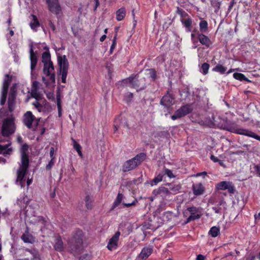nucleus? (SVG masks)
Here are the masks:
<instances>
[{
    "label": "nucleus",
    "instance_id": "obj_55",
    "mask_svg": "<svg viewBox=\"0 0 260 260\" xmlns=\"http://www.w3.org/2000/svg\"><path fill=\"white\" fill-rule=\"evenodd\" d=\"M206 175H207V172H203L202 173H199L197 174L196 175H195V176L199 177V176H203V177H205V176Z\"/></svg>",
    "mask_w": 260,
    "mask_h": 260
},
{
    "label": "nucleus",
    "instance_id": "obj_39",
    "mask_svg": "<svg viewBox=\"0 0 260 260\" xmlns=\"http://www.w3.org/2000/svg\"><path fill=\"white\" fill-rule=\"evenodd\" d=\"M30 93L31 96L37 101L41 99V95L38 92V90L31 89Z\"/></svg>",
    "mask_w": 260,
    "mask_h": 260
},
{
    "label": "nucleus",
    "instance_id": "obj_1",
    "mask_svg": "<svg viewBox=\"0 0 260 260\" xmlns=\"http://www.w3.org/2000/svg\"><path fill=\"white\" fill-rule=\"evenodd\" d=\"M43 72L42 81L46 85L55 83V75L53 62L44 64Z\"/></svg>",
    "mask_w": 260,
    "mask_h": 260
},
{
    "label": "nucleus",
    "instance_id": "obj_60",
    "mask_svg": "<svg viewBox=\"0 0 260 260\" xmlns=\"http://www.w3.org/2000/svg\"><path fill=\"white\" fill-rule=\"evenodd\" d=\"M94 1H95V6L94 7V10L95 11V10H96L98 7L99 6L100 3H99V0H94Z\"/></svg>",
    "mask_w": 260,
    "mask_h": 260
},
{
    "label": "nucleus",
    "instance_id": "obj_21",
    "mask_svg": "<svg viewBox=\"0 0 260 260\" xmlns=\"http://www.w3.org/2000/svg\"><path fill=\"white\" fill-rule=\"evenodd\" d=\"M174 103V98L172 94L168 92L167 94L164 96V106L169 108Z\"/></svg>",
    "mask_w": 260,
    "mask_h": 260
},
{
    "label": "nucleus",
    "instance_id": "obj_58",
    "mask_svg": "<svg viewBox=\"0 0 260 260\" xmlns=\"http://www.w3.org/2000/svg\"><path fill=\"white\" fill-rule=\"evenodd\" d=\"M54 152V148L53 147H51L50 150V154L51 158L54 157L53 156Z\"/></svg>",
    "mask_w": 260,
    "mask_h": 260
},
{
    "label": "nucleus",
    "instance_id": "obj_57",
    "mask_svg": "<svg viewBox=\"0 0 260 260\" xmlns=\"http://www.w3.org/2000/svg\"><path fill=\"white\" fill-rule=\"evenodd\" d=\"M12 148H9L7 150L6 149L4 152L3 154H4V155H5V154H10L11 153V152H12Z\"/></svg>",
    "mask_w": 260,
    "mask_h": 260
},
{
    "label": "nucleus",
    "instance_id": "obj_47",
    "mask_svg": "<svg viewBox=\"0 0 260 260\" xmlns=\"http://www.w3.org/2000/svg\"><path fill=\"white\" fill-rule=\"evenodd\" d=\"M182 22L186 27H189L191 24V20L190 19H188L182 21Z\"/></svg>",
    "mask_w": 260,
    "mask_h": 260
},
{
    "label": "nucleus",
    "instance_id": "obj_53",
    "mask_svg": "<svg viewBox=\"0 0 260 260\" xmlns=\"http://www.w3.org/2000/svg\"><path fill=\"white\" fill-rule=\"evenodd\" d=\"M162 189L160 188H159L158 189L156 190H154L153 192V193L154 196H156L158 194H159L161 193Z\"/></svg>",
    "mask_w": 260,
    "mask_h": 260
},
{
    "label": "nucleus",
    "instance_id": "obj_20",
    "mask_svg": "<svg viewBox=\"0 0 260 260\" xmlns=\"http://www.w3.org/2000/svg\"><path fill=\"white\" fill-rule=\"evenodd\" d=\"M152 252V248L146 247L142 249L141 253L137 257L138 260H143L147 258Z\"/></svg>",
    "mask_w": 260,
    "mask_h": 260
},
{
    "label": "nucleus",
    "instance_id": "obj_16",
    "mask_svg": "<svg viewBox=\"0 0 260 260\" xmlns=\"http://www.w3.org/2000/svg\"><path fill=\"white\" fill-rule=\"evenodd\" d=\"M35 117L31 112L27 111L23 116V123L28 128L32 127V122H35Z\"/></svg>",
    "mask_w": 260,
    "mask_h": 260
},
{
    "label": "nucleus",
    "instance_id": "obj_61",
    "mask_svg": "<svg viewBox=\"0 0 260 260\" xmlns=\"http://www.w3.org/2000/svg\"><path fill=\"white\" fill-rule=\"evenodd\" d=\"M211 159L214 162H217L218 161V159L213 155L211 156Z\"/></svg>",
    "mask_w": 260,
    "mask_h": 260
},
{
    "label": "nucleus",
    "instance_id": "obj_41",
    "mask_svg": "<svg viewBox=\"0 0 260 260\" xmlns=\"http://www.w3.org/2000/svg\"><path fill=\"white\" fill-rule=\"evenodd\" d=\"M85 201L86 203V206L87 209H91L92 208V201L89 196H87L85 197Z\"/></svg>",
    "mask_w": 260,
    "mask_h": 260
},
{
    "label": "nucleus",
    "instance_id": "obj_43",
    "mask_svg": "<svg viewBox=\"0 0 260 260\" xmlns=\"http://www.w3.org/2000/svg\"><path fill=\"white\" fill-rule=\"evenodd\" d=\"M213 70L221 73H224L226 71V69L221 65H217L213 69Z\"/></svg>",
    "mask_w": 260,
    "mask_h": 260
},
{
    "label": "nucleus",
    "instance_id": "obj_36",
    "mask_svg": "<svg viewBox=\"0 0 260 260\" xmlns=\"http://www.w3.org/2000/svg\"><path fill=\"white\" fill-rule=\"evenodd\" d=\"M234 77L239 80L242 81V80H245L247 81H249L247 78H246L244 75L241 73H234Z\"/></svg>",
    "mask_w": 260,
    "mask_h": 260
},
{
    "label": "nucleus",
    "instance_id": "obj_25",
    "mask_svg": "<svg viewBox=\"0 0 260 260\" xmlns=\"http://www.w3.org/2000/svg\"><path fill=\"white\" fill-rule=\"evenodd\" d=\"M42 61L43 64H48L52 63L51 60L50 54L48 51H46L43 53L42 56Z\"/></svg>",
    "mask_w": 260,
    "mask_h": 260
},
{
    "label": "nucleus",
    "instance_id": "obj_49",
    "mask_svg": "<svg viewBox=\"0 0 260 260\" xmlns=\"http://www.w3.org/2000/svg\"><path fill=\"white\" fill-rule=\"evenodd\" d=\"M16 90L15 86L13 85L12 87H11L10 92L9 95H12L16 97Z\"/></svg>",
    "mask_w": 260,
    "mask_h": 260
},
{
    "label": "nucleus",
    "instance_id": "obj_30",
    "mask_svg": "<svg viewBox=\"0 0 260 260\" xmlns=\"http://www.w3.org/2000/svg\"><path fill=\"white\" fill-rule=\"evenodd\" d=\"M22 240L25 243H32L34 241V237L28 233L23 234L21 236Z\"/></svg>",
    "mask_w": 260,
    "mask_h": 260
},
{
    "label": "nucleus",
    "instance_id": "obj_26",
    "mask_svg": "<svg viewBox=\"0 0 260 260\" xmlns=\"http://www.w3.org/2000/svg\"><path fill=\"white\" fill-rule=\"evenodd\" d=\"M16 97L12 95H9L8 98V108L10 112L14 110L15 105Z\"/></svg>",
    "mask_w": 260,
    "mask_h": 260
},
{
    "label": "nucleus",
    "instance_id": "obj_19",
    "mask_svg": "<svg viewBox=\"0 0 260 260\" xmlns=\"http://www.w3.org/2000/svg\"><path fill=\"white\" fill-rule=\"evenodd\" d=\"M217 188L220 190L228 189L230 193H233L234 188L232 183L228 181H222L217 184Z\"/></svg>",
    "mask_w": 260,
    "mask_h": 260
},
{
    "label": "nucleus",
    "instance_id": "obj_64",
    "mask_svg": "<svg viewBox=\"0 0 260 260\" xmlns=\"http://www.w3.org/2000/svg\"><path fill=\"white\" fill-rule=\"evenodd\" d=\"M107 36L106 35H103L100 38V41L103 42L106 38Z\"/></svg>",
    "mask_w": 260,
    "mask_h": 260
},
{
    "label": "nucleus",
    "instance_id": "obj_2",
    "mask_svg": "<svg viewBox=\"0 0 260 260\" xmlns=\"http://www.w3.org/2000/svg\"><path fill=\"white\" fill-rule=\"evenodd\" d=\"M146 158L144 153H140L134 158L125 161L122 167L123 172H127L135 169L140 165Z\"/></svg>",
    "mask_w": 260,
    "mask_h": 260
},
{
    "label": "nucleus",
    "instance_id": "obj_28",
    "mask_svg": "<svg viewBox=\"0 0 260 260\" xmlns=\"http://www.w3.org/2000/svg\"><path fill=\"white\" fill-rule=\"evenodd\" d=\"M199 40L201 44L206 46H209L210 45V41L209 39L203 34H200L198 36Z\"/></svg>",
    "mask_w": 260,
    "mask_h": 260
},
{
    "label": "nucleus",
    "instance_id": "obj_23",
    "mask_svg": "<svg viewBox=\"0 0 260 260\" xmlns=\"http://www.w3.org/2000/svg\"><path fill=\"white\" fill-rule=\"evenodd\" d=\"M192 188L193 193L196 196H199L202 194L204 190V187L201 183L193 185Z\"/></svg>",
    "mask_w": 260,
    "mask_h": 260
},
{
    "label": "nucleus",
    "instance_id": "obj_63",
    "mask_svg": "<svg viewBox=\"0 0 260 260\" xmlns=\"http://www.w3.org/2000/svg\"><path fill=\"white\" fill-rule=\"evenodd\" d=\"M17 141L20 144L22 143V139L21 136H19L17 137Z\"/></svg>",
    "mask_w": 260,
    "mask_h": 260
},
{
    "label": "nucleus",
    "instance_id": "obj_38",
    "mask_svg": "<svg viewBox=\"0 0 260 260\" xmlns=\"http://www.w3.org/2000/svg\"><path fill=\"white\" fill-rule=\"evenodd\" d=\"M123 196L121 193H119L113 204V208L117 206L122 201Z\"/></svg>",
    "mask_w": 260,
    "mask_h": 260
},
{
    "label": "nucleus",
    "instance_id": "obj_34",
    "mask_svg": "<svg viewBox=\"0 0 260 260\" xmlns=\"http://www.w3.org/2000/svg\"><path fill=\"white\" fill-rule=\"evenodd\" d=\"M162 180V175L159 174L157 177L150 181V184L151 186L156 185L158 183L161 182Z\"/></svg>",
    "mask_w": 260,
    "mask_h": 260
},
{
    "label": "nucleus",
    "instance_id": "obj_10",
    "mask_svg": "<svg viewBox=\"0 0 260 260\" xmlns=\"http://www.w3.org/2000/svg\"><path fill=\"white\" fill-rule=\"evenodd\" d=\"M28 164H29L25 165L21 164V166L17 171V178L16 182L21 186V187H24L25 184V180H23V178L26 173Z\"/></svg>",
    "mask_w": 260,
    "mask_h": 260
},
{
    "label": "nucleus",
    "instance_id": "obj_50",
    "mask_svg": "<svg viewBox=\"0 0 260 260\" xmlns=\"http://www.w3.org/2000/svg\"><path fill=\"white\" fill-rule=\"evenodd\" d=\"M54 159V157H52L51 158V160H50L49 163L46 166V169H47L50 170L51 168V167H52V166L54 164V161H53Z\"/></svg>",
    "mask_w": 260,
    "mask_h": 260
},
{
    "label": "nucleus",
    "instance_id": "obj_37",
    "mask_svg": "<svg viewBox=\"0 0 260 260\" xmlns=\"http://www.w3.org/2000/svg\"><path fill=\"white\" fill-rule=\"evenodd\" d=\"M208 28V23L206 21L202 20L200 23V29L201 31L205 32Z\"/></svg>",
    "mask_w": 260,
    "mask_h": 260
},
{
    "label": "nucleus",
    "instance_id": "obj_48",
    "mask_svg": "<svg viewBox=\"0 0 260 260\" xmlns=\"http://www.w3.org/2000/svg\"><path fill=\"white\" fill-rule=\"evenodd\" d=\"M116 35H115V36L114 37V39H113V43H112V44L111 46V48H110V53H112L113 50L114 49L115 47V46H116Z\"/></svg>",
    "mask_w": 260,
    "mask_h": 260
},
{
    "label": "nucleus",
    "instance_id": "obj_5",
    "mask_svg": "<svg viewBox=\"0 0 260 260\" xmlns=\"http://www.w3.org/2000/svg\"><path fill=\"white\" fill-rule=\"evenodd\" d=\"M57 60L59 66L60 74L61 75V81L65 83L69 68L68 61L66 55L58 56Z\"/></svg>",
    "mask_w": 260,
    "mask_h": 260
},
{
    "label": "nucleus",
    "instance_id": "obj_7",
    "mask_svg": "<svg viewBox=\"0 0 260 260\" xmlns=\"http://www.w3.org/2000/svg\"><path fill=\"white\" fill-rule=\"evenodd\" d=\"M127 80H128L132 86L136 88L137 91L143 90L146 87L145 79L144 78L138 79L136 76H131L128 79L124 80L123 82H126Z\"/></svg>",
    "mask_w": 260,
    "mask_h": 260
},
{
    "label": "nucleus",
    "instance_id": "obj_13",
    "mask_svg": "<svg viewBox=\"0 0 260 260\" xmlns=\"http://www.w3.org/2000/svg\"><path fill=\"white\" fill-rule=\"evenodd\" d=\"M29 222L35 225H40V231L42 233H45V226L47 221L43 216H34Z\"/></svg>",
    "mask_w": 260,
    "mask_h": 260
},
{
    "label": "nucleus",
    "instance_id": "obj_46",
    "mask_svg": "<svg viewBox=\"0 0 260 260\" xmlns=\"http://www.w3.org/2000/svg\"><path fill=\"white\" fill-rule=\"evenodd\" d=\"M32 105H34L39 111H41L42 108V105L38 102V101L36 100V101L32 103Z\"/></svg>",
    "mask_w": 260,
    "mask_h": 260
},
{
    "label": "nucleus",
    "instance_id": "obj_54",
    "mask_svg": "<svg viewBox=\"0 0 260 260\" xmlns=\"http://www.w3.org/2000/svg\"><path fill=\"white\" fill-rule=\"evenodd\" d=\"M39 83L37 81H34L32 83V87L31 89L38 90Z\"/></svg>",
    "mask_w": 260,
    "mask_h": 260
},
{
    "label": "nucleus",
    "instance_id": "obj_6",
    "mask_svg": "<svg viewBox=\"0 0 260 260\" xmlns=\"http://www.w3.org/2000/svg\"><path fill=\"white\" fill-rule=\"evenodd\" d=\"M20 256L21 258L17 260L40 259L39 253L35 249H23L20 252Z\"/></svg>",
    "mask_w": 260,
    "mask_h": 260
},
{
    "label": "nucleus",
    "instance_id": "obj_59",
    "mask_svg": "<svg viewBox=\"0 0 260 260\" xmlns=\"http://www.w3.org/2000/svg\"><path fill=\"white\" fill-rule=\"evenodd\" d=\"M205 257L201 254L198 255L197 257V260H204Z\"/></svg>",
    "mask_w": 260,
    "mask_h": 260
},
{
    "label": "nucleus",
    "instance_id": "obj_35",
    "mask_svg": "<svg viewBox=\"0 0 260 260\" xmlns=\"http://www.w3.org/2000/svg\"><path fill=\"white\" fill-rule=\"evenodd\" d=\"M32 16L33 17V22L30 23V26L32 29H35L40 25V23L36 16L35 15H32Z\"/></svg>",
    "mask_w": 260,
    "mask_h": 260
},
{
    "label": "nucleus",
    "instance_id": "obj_17",
    "mask_svg": "<svg viewBox=\"0 0 260 260\" xmlns=\"http://www.w3.org/2000/svg\"><path fill=\"white\" fill-rule=\"evenodd\" d=\"M138 229L141 231L142 240L144 239L147 235L151 234V225L149 223L144 222L140 225Z\"/></svg>",
    "mask_w": 260,
    "mask_h": 260
},
{
    "label": "nucleus",
    "instance_id": "obj_40",
    "mask_svg": "<svg viewBox=\"0 0 260 260\" xmlns=\"http://www.w3.org/2000/svg\"><path fill=\"white\" fill-rule=\"evenodd\" d=\"M164 174L167 175L170 178H174L176 177V175L173 173V172L168 169H166L164 170Z\"/></svg>",
    "mask_w": 260,
    "mask_h": 260
},
{
    "label": "nucleus",
    "instance_id": "obj_31",
    "mask_svg": "<svg viewBox=\"0 0 260 260\" xmlns=\"http://www.w3.org/2000/svg\"><path fill=\"white\" fill-rule=\"evenodd\" d=\"M118 127L119 128V129L122 131H123L125 129L126 130L129 129L127 121L125 119H121V121L119 123ZM122 134H124L123 132H122Z\"/></svg>",
    "mask_w": 260,
    "mask_h": 260
},
{
    "label": "nucleus",
    "instance_id": "obj_42",
    "mask_svg": "<svg viewBox=\"0 0 260 260\" xmlns=\"http://www.w3.org/2000/svg\"><path fill=\"white\" fill-rule=\"evenodd\" d=\"M74 147L78 152V154L80 156H82V153L81 151V146L77 143L75 141H74Z\"/></svg>",
    "mask_w": 260,
    "mask_h": 260
},
{
    "label": "nucleus",
    "instance_id": "obj_45",
    "mask_svg": "<svg viewBox=\"0 0 260 260\" xmlns=\"http://www.w3.org/2000/svg\"><path fill=\"white\" fill-rule=\"evenodd\" d=\"M169 189H170L171 190H172L173 192H175V191L178 190V187H177L176 189H175L174 187H170L169 188H168L167 187H164V190H163L164 194H165L168 195V194L171 193Z\"/></svg>",
    "mask_w": 260,
    "mask_h": 260
},
{
    "label": "nucleus",
    "instance_id": "obj_56",
    "mask_svg": "<svg viewBox=\"0 0 260 260\" xmlns=\"http://www.w3.org/2000/svg\"><path fill=\"white\" fill-rule=\"evenodd\" d=\"M49 26L50 27V28L52 29V30L53 31H55V27L54 25L53 24V23L52 22V21L50 20L49 22Z\"/></svg>",
    "mask_w": 260,
    "mask_h": 260
},
{
    "label": "nucleus",
    "instance_id": "obj_24",
    "mask_svg": "<svg viewBox=\"0 0 260 260\" xmlns=\"http://www.w3.org/2000/svg\"><path fill=\"white\" fill-rule=\"evenodd\" d=\"M164 216L167 219L166 221L164 220V222L166 221L165 224L166 226H172L174 224V222L172 221V219L174 218L173 215L171 213L166 212L164 214Z\"/></svg>",
    "mask_w": 260,
    "mask_h": 260
},
{
    "label": "nucleus",
    "instance_id": "obj_27",
    "mask_svg": "<svg viewBox=\"0 0 260 260\" xmlns=\"http://www.w3.org/2000/svg\"><path fill=\"white\" fill-rule=\"evenodd\" d=\"M126 11L124 8L122 7L118 9L116 12V19L118 21H121L125 17Z\"/></svg>",
    "mask_w": 260,
    "mask_h": 260
},
{
    "label": "nucleus",
    "instance_id": "obj_32",
    "mask_svg": "<svg viewBox=\"0 0 260 260\" xmlns=\"http://www.w3.org/2000/svg\"><path fill=\"white\" fill-rule=\"evenodd\" d=\"M145 74L146 76L151 77L153 80L156 79V72L153 69L146 70Z\"/></svg>",
    "mask_w": 260,
    "mask_h": 260
},
{
    "label": "nucleus",
    "instance_id": "obj_62",
    "mask_svg": "<svg viewBox=\"0 0 260 260\" xmlns=\"http://www.w3.org/2000/svg\"><path fill=\"white\" fill-rule=\"evenodd\" d=\"M243 153H244V151H241V150H238V151H237L236 152H234L233 154H237V155H239V154H242Z\"/></svg>",
    "mask_w": 260,
    "mask_h": 260
},
{
    "label": "nucleus",
    "instance_id": "obj_3",
    "mask_svg": "<svg viewBox=\"0 0 260 260\" xmlns=\"http://www.w3.org/2000/svg\"><path fill=\"white\" fill-rule=\"evenodd\" d=\"M72 252L77 254L83 249V236L81 231L74 235L69 243Z\"/></svg>",
    "mask_w": 260,
    "mask_h": 260
},
{
    "label": "nucleus",
    "instance_id": "obj_52",
    "mask_svg": "<svg viewBox=\"0 0 260 260\" xmlns=\"http://www.w3.org/2000/svg\"><path fill=\"white\" fill-rule=\"evenodd\" d=\"M90 257V255H89L87 254H84V255L81 256L80 257L79 260H89Z\"/></svg>",
    "mask_w": 260,
    "mask_h": 260
},
{
    "label": "nucleus",
    "instance_id": "obj_33",
    "mask_svg": "<svg viewBox=\"0 0 260 260\" xmlns=\"http://www.w3.org/2000/svg\"><path fill=\"white\" fill-rule=\"evenodd\" d=\"M219 228H217L216 226H213L211 228L209 234L211 235L213 237H215L218 236V235L219 234Z\"/></svg>",
    "mask_w": 260,
    "mask_h": 260
},
{
    "label": "nucleus",
    "instance_id": "obj_4",
    "mask_svg": "<svg viewBox=\"0 0 260 260\" xmlns=\"http://www.w3.org/2000/svg\"><path fill=\"white\" fill-rule=\"evenodd\" d=\"M16 127L13 118L4 120L2 127V134L4 137H8L15 131Z\"/></svg>",
    "mask_w": 260,
    "mask_h": 260
},
{
    "label": "nucleus",
    "instance_id": "obj_11",
    "mask_svg": "<svg viewBox=\"0 0 260 260\" xmlns=\"http://www.w3.org/2000/svg\"><path fill=\"white\" fill-rule=\"evenodd\" d=\"M11 82V78L9 77V75L8 74L6 75L3 83L2 91V98L0 102V103L2 105H4L5 104L7 96L8 89Z\"/></svg>",
    "mask_w": 260,
    "mask_h": 260
},
{
    "label": "nucleus",
    "instance_id": "obj_14",
    "mask_svg": "<svg viewBox=\"0 0 260 260\" xmlns=\"http://www.w3.org/2000/svg\"><path fill=\"white\" fill-rule=\"evenodd\" d=\"M49 10L53 13L58 14L61 10L58 0H46Z\"/></svg>",
    "mask_w": 260,
    "mask_h": 260
},
{
    "label": "nucleus",
    "instance_id": "obj_22",
    "mask_svg": "<svg viewBox=\"0 0 260 260\" xmlns=\"http://www.w3.org/2000/svg\"><path fill=\"white\" fill-rule=\"evenodd\" d=\"M30 58L31 61L30 68L31 71H32L36 66L37 63V57L36 55L34 52V50L32 49V45L31 44L30 45Z\"/></svg>",
    "mask_w": 260,
    "mask_h": 260
},
{
    "label": "nucleus",
    "instance_id": "obj_12",
    "mask_svg": "<svg viewBox=\"0 0 260 260\" xmlns=\"http://www.w3.org/2000/svg\"><path fill=\"white\" fill-rule=\"evenodd\" d=\"M190 213L189 217L187 218L186 223H188L191 220L199 219L201 217V215L199 214V210L194 207L188 208L183 212V215Z\"/></svg>",
    "mask_w": 260,
    "mask_h": 260
},
{
    "label": "nucleus",
    "instance_id": "obj_8",
    "mask_svg": "<svg viewBox=\"0 0 260 260\" xmlns=\"http://www.w3.org/2000/svg\"><path fill=\"white\" fill-rule=\"evenodd\" d=\"M227 130L233 133H235L238 134L245 135L251 138H253L260 141V136L257 135L256 134L251 131L244 129L238 128L235 126H231L227 128Z\"/></svg>",
    "mask_w": 260,
    "mask_h": 260
},
{
    "label": "nucleus",
    "instance_id": "obj_18",
    "mask_svg": "<svg viewBox=\"0 0 260 260\" xmlns=\"http://www.w3.org/2000/svg\"><path fill=\"white\" fill-rule=\"evenodd\" d=\"M28 146L26 144L22 145L20 152L21 155V164L27 165L29 164V160L27 152L28 151Z\"/></svg>",
    "mask_w": 260,
    "mask_h": 260
},
{
    "label": "nucleus",
    "instance_id": "obj_29",
    "mask_svg": "<svg viewBox=\"0 0 260 260\" xmlns=\"http://www.w3.org/2000/svg\"><path fill=\"white\" fill-rule=\"evenodd\" d=\"M54 247L55 250L59 251H62L63 249L64 246L63 242L60 237H58L55 239Z\"/></svg>",
    "mask_w": 260,
    "mask_h": 260
},
{
    "label": "nucleus",
    "instance_id": "obj_9",
    "mask_svg": "<svg viewBox=\"0 0 260 260\" xmlns=\"http://www.w3.org/2000/svg\"><path fill=\"white\" fill-rule=\"evenodd\" d=\"M192 110L191 105H186L182 106L180 109L177 110L175 113L172 116V119L175 120L181 118L190 113Z\"/></svg>",
    "mask_w": 260,
    "mask_h": 260
},
{
    "label": "nucleus",
    "instance_id": "obj_15",
    "mask_svg": "<svg viewBox=\"0 0 260 260\" xmlns=\"http://www.w3.org/2000/svg\"><path fill=\"white\" fill-rule=\"evenodd\" d=\"M120 235V232L117 231L114 235L109 240L107 248L110 250L115 249L118 246V242Z\"/></svg>",
    "mask_w": 260,
    "mask_h": 260
},
{
    "label": "nucleus",
    "instance_id": "obj_44",
    "mask_svg": "<svg viewBox=\"0 0 260 260\" xmlns=\"http://www.w3.org/2000/svg\"><path fill=\"white\" fill-rule=\"evenodd\" d=\"M209 68V64L207 63H204L202 65V72L204 74H207Z\"/></svg>",
    "mask_w": 260,
    "mask_h": 260
},
{
    "label": "nucleus",
    "instance_id": "obj_51",
    "mask_svg": "<svg viewBox=\"0 0 260 260\" xmlns=\"http://www.w3.org/2000/svg\"><path fill=\"white\" fill-rule=\"evenodd\" d=\"M8 147V145H0V154H3L5 150L7 149Z\"/></svg>",
    "mask_w": 260,
    "mask_h": 260
}]
</instances>
